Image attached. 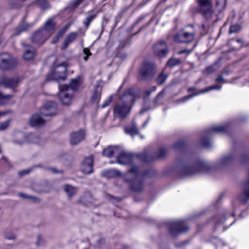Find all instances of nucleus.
I'll return each instance as SVG.
<instances>
[{"label": "nucleus", "instance_id": "1", "mask_svg": "<svg viewBox=\"0 0 249 249\" xmlns=\"http://www.w3.org/2000/svg\"><path fill=\"white\" fill-rule=\"evenodd\" d=\"M237 157L233 154L222 158L216 164L202 160L184 159L178 161L172 167V175L176 174L181 177L193 176L200 173H210L217 167H224L231 164Z\"/></svg>", "mask_w": 249, "mask_h": 249}, {"label": "nucleus", "instance_id": "2", "mask_svg": "<svg viewBox=\"0 0 249 249\" xmlns=\"http://www.w3.org/2000/svg\"><path fill=\"white\" fill-rule=\"evenodd\" d=\"M139 96V91L135 89L131 88L125 91L120 99L122 102L115 107V114L121 118L125 117L129 113L134 99Z\"/></svg>", "mask_w": 249, "mask_h": 249}, {"label": "nucleus", "instance_id": "3", "mask_svg": "<svg viewBox=\"0 0 249 249\" xmlns=\"http://www.w3.org/2000/svg\"><path fill=\"white\" fill-rule=\"evenodd\" d=\"M166 153L167 149L162 147L160 148L157 153H155L151 156L150 158H149V155H144V156H134L121 148V151L119 152L117 157V161L120 164H132L135 162L138 159H141L143 161L147 162L157 158H162L166 155Z\"/></svg>", "mask_w": 249, "mask_h": 249}, {"label": "nucleus", "instance_id": "4", "mask_svg": "<svg viewBox=\"0 0 249 249\" xmlns=\"http://www.w3.org/2000/svg\"><path fill=\"white\" fill-rule=\"evenodd\" d=\"M125 181L130 185L131 189L136 192H139L143 188V181L140 178L137 167H133L125 175Z\"/></svg>", "mask_w": 249, "mask_h": 249}, {"label": "nucleus", "instance_id": "5", "mask_svg": "<svg viewBox=\"0 0 249 249\" xmlns=\"http://www.w3.org/2000/svg\"><path fill=\"white\" fill-rule=\"evenodd\" d=\"M68 64L66 62L54 63L52 70L47 76L46 80H64L66 78V71Z\"/></svg>", "mask_w": 249, "mask_h": 249}, {"label": "nucleus", "instance_id": "6", "mask_svg": "<svg viewBox=\"0 0 249 249\" xmlns=\"http://www.w3.org/2000/svg\"><path fill=\"white\" fill-rule=\"evenodd\" d=\"M196 33L194 31H189L184 28L178 31L173 36L175 42L179 43L189 44L193 42Z\"/></svg>", "mask_w": 249, "mask_h": 249}, {"label": "nucleus", "instance_id": "7", "mask_svg": "<svg viewBox=\"0 0 249 249\" xmlns=\"http://www.w3.org/2000/svg\"><path fill=\"white\" fill-rule=\"evenodd\" d=\"M59 99L61 103L65 106H70L73 100L74 92L69 89L68 86H64L59 89Z\"/></svg>", "mask_w": 249, "mask_h": 249}, {"label": "nucleus", "instance_id": "8", "mask_svg": "<svg viewBox=\"0 0 249 249\" xmlns=\"http://www.w3.org/2000/svg\"><path fill=\"white\" fill-rule=\"evenodd\" d=\"M197 10L207 19H210L213 15L212 3L210 0H197Z\"/></svg>", "mask_w": 249, "mask_h": 249}, {"label": "nucleus", "instance_id": "9", "mask_svg": "<svg viewBox=\"0 0 249 249\" xmlns=\"http://www.w3.org/2000/svg\"><path fill=\"white\" fill-rule=\"evenodd\" d=\"M189 228L185 221H172V237L187 231Z\"/></svg>", "mask_w": 249, "mask_h": 249}, {"label": "nucleus", "instance_id": "10", "mask_svg": "<svg viewBox=\"0 0 249 249\" xmlns=\"http://www.w3.org/2000/svg\"><path fill=\"white\" fill-rule=\"evenodd\" d=\"M56 104L55 102H49L41 108L40 113L43 116H52L56 114Z\"/></svg>", "mask_w": 249, "mask_h": 249}, {"label": "nucleus", "instance_id": "11", "mask_svg": "<svg viewBox=\"0 0 249 249\" xmlns=\"http://www.w3.org/2000/svg\"><path fill=\"white\" fill-rule=\"evenodd\" d=\"M21 81V80L18 77L10 78L3 76L0 80V85L5 88L13 89L18 87Z\"/></svg>", "mask_w": 249, "mask_h": 249}, {"label": "nucleus", "instance_id": "12", "mask_svg": "<svg viewBox=\"0 0 249 249\" xmlns=\"http://www.w3.org/2000/svg\"><path fill=\"white\" fill-rule=\"evenodd\" d=\"M153 50L154 53L160 57L167 56L169 52L166 43L162 41L156 43Z\"/></svg>", "mask_w": 249, "mask_h": 249}, {"label": "nucleus", "instance_id": "13", "mask_svg": "<svg viewBox=\"0 0 249 249\" xmlns=\"http://www.w3.org/2000/svg\"><path fill=\"white\" fill-rule=\"evenodd\" d=\"M155 65L152 63L144 64L139 71L140 75L142 79H146L151 76L155 71Z\"/></svg>", "mask_w": 249, "mask_h": 249}, {"label": "nucleus", "instance_id": "14", "mask_svg": "<svg viewBox=\"0 0 249 249\" xmlns=\"http://www.w3.org/2000/svg\"><path fill=\"white\" fill-rule=\"evenodd\" d=\"M93 157L92 155L86 158L81 163V171L87 174H90L93 171Z\"/></svg>", "mask_w": 249, "mask_h": 249}, {"label": "nucleus", "instance_id": "15", "mask_svg": "<svg viewBox=\"0 0 249 249\" xmlns=\"http://www.w3.org/2000/svg\"><path fill=\"white\" fill-rule=\"evenodd\" d=\"M85 137V132L83 129L73 132L70 135V143L72 145H76L82 141L84 139Z\"/></svg>", "mask_w": 249, "mask_h": 249}, {"label": "nucleus", "instance_id": "16", "mask_svg": "<svg viewBox=\"0 0 249 249\" xmlns=\"http://www.w3.org/2000/svg\"><path fill=\"white\" fill-rule=\"evenodd\" d=\"M229 128V124L226 123L220 125H213L209 128L206 131L208 135L211 136L214 133H226Z\"/></svg>", "mask_w": 249, "mask_h": 249}, {"label": "nucleus", "instance_id": "17", "mask_svg": "<svg viewBox=\"0 0 249 249\" xmlns=\"http://www.w3.org/2000/svg\"><path fill=\"white\" fill-rule=\"evenodd\" d=\"M221 88L222 86L219 85L210 86L208 88H207L201 90L199 92L195 93L194 94H190L189 95H187L186 96L184 97L181 99V102H185L187 100L192 98L193 97L196 95H199V94L204 93L213 89L220 90L221 89Z\"/></svg>", "mask_w": 249, "mask_h": 249}, {"label": "nucleus", "instance_id": "18", "mask_svg": "<svg viewBox=\"0 0 249 249\" xmlns=\"http://www.w3.org/2000/svg\"><path fill=\"white\" fill-rule=\"evenodd\" d=\"M48 38L49 37L46 36L42 30L40 29L33 35L32 41L37 45H40L43 44Z\"/></svg>", "mask_w": 249, "mask_h": 249}, {"label": "nucleus", "instance_id": "19", "mask_svg": "<svg viewBox=\"0 0 249 249\" xmlns=\"http://www.w3.org/2000/svg\"><path fill=\"white\" fill-rule=\"evenodd\" d=\"M55 25V23L53 19L50 18L46 21L44 27L41 29L49 37L54 32Z\"/></svg>", "mask_w": 249, "mask_h": 249}, {"label": "nucleus", "instance_id": "20", "mask_svg": "<svg viewBox=\"0 0 249 249\" xmlns=\"http://www.w3.org/2000/svg\"><path fill=\"white\" fill-rule=\"evenodd\" d=\"M121 148L118 146H109L103 151V155L108 158L116 156L117 157L121 151Z\"/></svg>", "mask_w": 249, "mask_h": 249}, {"label": "nucleus", "instance_id": "21", "mask_svg": "<svg viewBox=\"0 0 249 249\" xmlns=\"http://www.w3.org/2000/svg\"><path fill=\"white\" fill-rule=\"evenodd\" d=\"M12 60L10 55L7 53L0 55V66L2 69H7L10 68Z\"/></svg>", "mask_w": 249, "mask_h": 249}, {"label": "nucleus", "instance_id": "22", "mask_svg": "<svg viewBox=\"0 0 249 249\" xmlns=\"http://www.w3.org/2000/svg\"><path fill=\"white\" fill-rule=\"evenodd\" d=\"M29 123L31 126H38L44 124L45 121L40 114H35L31 118Z\"/></svg>", "mask_w": 249, "mask_h": 249}, {"label": "nucleus", "instance_id": "23", "mask_svg": "<svg viewBox=\"0 0 249 249\" xmlns=\"http://www.w3.org/2000/svg\"><path fill=\"white\" fill-rule=\"evenodd\" d=\"M78 33L76 32H71L69 34L64 40L61 49L62 50L66 49L70 43L76 39Z\"/></svg>", "mask_w": 249, "mask_h": 249}, {"label": "nucleus", "instance_id": "24", "mask_svg": "<svg viewBox=\"0 0 249 249\" xmlns=\"http://www.w3.org/2000/svg\"><path fill=\"white\" fill-rule=\"evenodd\" d=\"M125 132L132 137L138 134V130L136 124L134 123L127 125L124 129Z\"/></svg>", "mask_w": 249, "mask_h": 249}, {"label": "nucleus", "instance_id": "25", "mask_svg": "<svg viewBox=\"0 0 249 249\" xmlns=\"http://www.w3.org/2000/svg\"><path fill=\"white\" fill-rule=\"evenodd\" d=\"M36 53L34 50L30 46H27L23 54V58L26 60H29L34 58Z\"/></svg>", "mask_w": 249, "mask_h": 249}, {"label": "nucleus", "instance_id": "26", "mask_svg": "<svg viewBox=\"0 0 249 249\" xmlns=\"http://www.w3.org/2000/svg\"><path fill=\"white\" fill-rule=\"evenodd\" d=\"M80 80V77L79 76L77 77L75 79H72L70 83V85L68 86L70 89L73 90V92L79 86Z\"/></svg>", "mask_w": 249, "mask_h": 249}, {"label": "nucleus", "instance_id": "27", "mask_svg": "<svg viewBox=\"0 0 249 249\" xmlns=\"http://www.w3.org/2000/svg\"><path fill=\"white\" fill-rule=\"evenodd\" d=\"M65 192L69 197H71L76 194L77 189L76 188L69 185H66L64 187Z\"/></svg>", "mask_w": 249, "mask_h": 249}, {"label": "nucleus", "instance_id": "28", "mask_svg": "<svg viewBox=\"0 0 249 249\" xmlns=\"http://www.w3.org/2000/svg\"><path fill=\"white\" fill-rule=\"evenodd\" d=\"M38 138L36 137V136L33 134H31L27 136L25 140L21 142H18V143L21 144L26 142H32V143H37V142Z\"/></svg>", "mask_w": 249, "mask_h": 249}, {"label": "nucleus", "instance_id": "29", "mask_svg": "<svg viewBox=\"0 0 249 249\" xmlns=\"http://www.w3.org/2000/svg\"><path fill=\"white\" fill-rule=\"evenodd\" d=\"M11 99V95H3L0 92V105H5L10 103Z\"/></svg>", "mask_w": 249, "mask_h": 249}, {"label": "nucleus", "instance_id": "30", "mask_svg": "<svg viewBox=\"0 0 249 249\" xmlns=\"http://www.w3.org/2000/svg\"><path fill=\"white\" fill-rule=\"evenodd\" d=\"M226 3V0H216V7L219 13L221 12L224 9Z\"/></svg>", "mask_w": 249, "mask_h": 249}, {"label": "nucleus", "instance_id": "31", "mask_svg": "<svg viewBox=\"0 0 249 249\" xmlns=\"http://www.w3.org/2000/svg\"><path fill=\"white\" fill-rule=\"evenodd\" d=\"M98 86L96 88L92 96V100L93 102H98L101 97V93L100 91H98Z\"/></svg>", "mask_w": 249, "mask_h": 249}, {"label": "nucleus", "instance_id": "32", "mask_svg": "<svg viewBox=\"0 0 249 249\" xmlns=\"http://www.w3.org/2000/svg\"><path fill=\"white\" fill-rule=\"evenodd\" d=\"M36 4L42 9H46L49 7V5L46 0H37Z\"/></svg>", "mask_w": 249, "mask_h": 249}, {"label": "nucleus", "instance_id": "33", "mask_svg": "<svg viewBox=\"0 0 249 249\" xmlns=\"http://www.w3.org/2000/svg\"><path fill=\"white\" fill-rule=\"evenodd\" d=\"M196 44L194 47L192 49H188L187 48L184 49L183 50L178 51L177 52V54L178 55H180L181 54H185L186 55V57L188 56L192 52L194 48L196 47Z\"/></svg>", "mask_w": 249, "mask_h": 249}, {"label": "nucleus", "instance_id": "34", "mask_svg": "<svg viewBox=\"0 0 249 249\" xmlns=\"http://www.w3.org/2000/svg\"><path fill=\"white\" fill-rule=\"evenodd\" d=\"M97 14L98 13H96L94 14H90L87 17L86 20L84 22L87 27L89 26L91 21L97 16Z\"/></svg>", "mask_w": 249, "mask_h": 249}, {"label": "nucleus", "instance_id": "35", "mask_svg": "<svg viewBox=\"0 0 249 249\" xmlns=\"http://www.w3.org/2000/svg\"><path fill=\"white\" fill-rule=\"evenodd\" d=\"M200 142L203 146L207 148H209L211 146V142L207 138H203Z\"/></svg>", "mask_w": 249, "mask_h": 249}, {"label": "nucleus", "instance_id": "36", "mask_svg": "<svg viewBox=\"0 0 249 249\" xmlns=\"http://www.w3.org/2000/svg\"><path fill=\"white\" fill-rule=\"evenodd\" d=\"M167 75L163 73H161L160 74L157 79V81L159 84H162L167 79Z\"/></svg>", "mask_w": 249, "mask_h": 249}, {"label": "nucleus", "instance_id": "37", "mask_svg": "<svg viewBox=\"0 0 249 249\" xmlns=\"http://www.w3.org/2000/svg\"><path fill=\"white\" fill-rule=\"evenodd\" d=\"M241 29V26L239 24H234L231 25L230 28V33H234L238 31H239Z\"/></svg>", "mask_w": 249, "mask_h": 249}, {"label": "nucleus", "instance_id": "38", "mask_svg": "<svg viewBox=\"0 0 249 249\" xmlns=\"http://www.w3.org/2000/svg\"><path fill=\"white\" fill-rule=\"evenodd\" d=\"M10 124L9 120H6L3 122L0 123V131L5 130L8 126Z\"/></svg>", "mask_w": 249, "mask_h": 249}, {"label": "nucleus", "instance_id": "39", "mask_svg": "<svg viewBox=\"0 0 249 249\" xmlns=\"http://www.w3.org/2000/svg\"><path fill=\"white\" fill-rule=\"evenodd\" d=\"M83 52L85 54V56L84 57V60L85 61H87L88 60V58L89 56L91 55V53L90 52V51L88 48H84L83 49Z\"/></svg>", "mask_w": 249, "mask_h": 249}, {"label": "nucleus", "instance_id": "40", "mask_svg": "<svg viewBox=\"0 0 249 249\" xmlns=\"http://www.w3.org/2000/svg\"><path fill=\"white\" fill-rule=\"evenodd\" d=\"M181 62V60L179 58H172V67L179 65Z\"/></svg>", "mask_w": 249, "mask_h": 249}, {"label": "nucleus", "instance_id": "41", "mask_svg": "<svg viewBox=\"0 0 249 249\" xmlns=\"http://www.w3.org/2000/svg\"><path fill=\"white\" fill-rule=\"evenodd\" d=\"M217 83H225L226 81L224 79L222 75H219L215 80Z\"/></svg>", "mask_w": 249, "mask_h": 249}, {"label": "nucleus", "instance_id": "42", "mask_svg": "<svg viewBox=\"0 0 249 249\" xmlns=\"http://www.w3.org/2000/svg\"><path fill=\"white\" fill-rule=\"evenodd\" d=\"M106 173L108 174L111 176H119L120 175L119 172L116 170H111L107 171Z\"/></svg>", "mask_w": 249, "mask_h": 249}, {"label": "nucleus", "instance_id": "43", "mask_svg": "<svg viewBox=\"0 0 249 249\" xmlns=\"http://www.w3.org/2000/svg\"><path fill=\"white\" fill-rule=\"evenodd\" d=\"M31 27V25L28 24H24L22 25L20 27V31H23L27 30L29 27Z\"/></svg>", "mask_w": 249, "mask_h": 249}, {"label": "nucleus", "instance_id": "44", "mask_svg": "<svg viewBox=\"0 0 249 249\" xmlns=\"http://www.w3.org/2000/svg\"><path fill=\"white\" fill-rule=\"evenodd\" d=\"M205 71L208 73H212L214 71V69L213 66L208 67L205 69Z\"/></svg>", "mask_w": 249, "mask_h": 249}, {"label": "nucleus", "instance_id": "45", "mask_svg": "<svg viewBox=\"0 0 249 249\" xmlns=\"http://www.w3.org/2000/svg\"><path fill=\"white\" fill-rule=\"evenodd\" d=\"M43 242V239L40 236L37 237V240L36 242V244L37 245H40Z\"/></svg>", "mask_w": 249, "mask_h": 249}, {"label": "nucleus", "instance_id": "46", "mask_svg": "<svg viewBox=\"0 0 249 249\" xmlns=\"http://www.w3.org/2000/svg\"><path fill=\"white\" fill-rule=\"evenodd\" d=\"M165 90H166V89H164L163 90H162L160 93L158 95V96H157V99L156 100H158L159 99H160V97H161L164 94V93L165 92Z\"/></svg>", "mask_w": 249, "mask_h": 249}, {"label": "nucleus", "instance_id": "47", "mask_svg": "<svg viewBox=\"0 0 249 249\" xmlns=\"http://www.w3.org/2000/svg\"><path fill=\"white\" fill-rule=\"evenodd\" d=\"M60 37L57 34V35L56 36L53 37V43H56L58 41L59 38H60Z\"/></svg>", "mask_w": 249, "mask_h": 249}, {"label": "nucleus", "instance_id": "48", "mask_svg": "<svg viewBox=\"0 0 249 249\" xmlns=\"http://www.w3.org/2000/svg\"><path fill=\"white\" fill-rule=\"evenodd\" d=\"M83 0H75L74 2V5L76 6L81 3Z\"/></svg>", "mask_w": 249, "mask_h": 249}, {"label": "nucleus", "instance_id": "49", "mask_svg": "<svg viewBox=\"0 0 249 249\" xmlns=\"http://www.w3.org/2000/svg\"><path fill=\"white\" fill-rule=\"evenodd\" d=\"M65 33L64 31L61 29L58 33V35L60 37H62Z\"/></svg>", "mask_w": 249, "mask_h": 249}, {"label": "nucleus", "instance_id": "50", "mask_svg": "<svg viewBox=\"0 0 249 249\" xmlns=\"http://www.w3.org/2000/svg\"><path fill=\"white\" fill-rule=\"evenodd\" d=\"M19 196H20L21 197H22L23 198H33V197L32 196H26V195H24V194H20L19 195Z\"/></svg>", "mask_w": 249, "mask_h": 249}, {"label": "nucleus", "instance_id": "51", "mask_svg": "<svg viewBox=\"0 0 249 249\" xmlns=\"http://www.w3.org/2000/svg\"><path fill=\"white\" fill-rule=\"evenodd\" d=\"M69 27H70V25H67L65 26L63 28H62V29L65 33L68 30Z\"/></svg>", "mask_w": 249, "mask_h": 249}, {"label": "nucleus", "instance_id": "52", "mask_svg": "<svg viewBox=\"0 0 249 249\" xmlns=\"http://www.w3.org/2000/svg\"><path fill=\"white\" fill-rule=\"evenodd\" d=\"M195 90H196V89H195V88H193V87H192V88H189V89H188V92H189V93H191V92L194 91H195Z\"/></svg>", "mask_w": 249, "mask_h": 249}, {"label": "nucleus", "instance_id": "53", "mask_svg": "<svg viewBox=\"0 0 249 249\" xmlns=\"http://www.w3.org/2000/svg\"><path fill=\"white\" fill-rule=\"evenodd\" d=\"M111 102V101H109L107 103H104V104L103 105V107H107V106H108L109 103Z\"/></svg>", "mask_w": 249, "mask_h": 249}, {"label": "nucleus", "instance_id": "54", "mask_svg": "<svg viewBox=\"0 0 249 249\" xmlns=\"http://www.w3.org/2000/svg\"><path fill=\"white\" fill-rule=\"evenodd\" d=\"M29 172V171L28 170H24V171H23L21 172H20V174H28V173Z\"/></svg>", "mask_w": 249, "mask_h": 249}, {"label": "nucleus", "instance_id": "55", "mask_svg": "<svg viewBox=\"0 0 249 249\" xmlns=\"http://www.w3.org/2000/svg\"><path fill=\"white\" fill-rule=\"evenodd\" d=\"M6 238L9 239H13L15 238V236L13 235H12L11 236H8V235H6Z\"/></svg>", "mask_w": 249, "mask_h": 249}, {"label": "nucleus", "instance_id": "56", "mask_svg": "<svg viewBox=\"0 0 249 249\" xmlns=\"http://www.w3.org/2000/svg\"><path fill=\"white\" fill-rule=\"evenodd\" d=\"M7 113L6 112H0V116H4Z\"/></svg>", "mask_w": 249, "mask_h": 249}, {"label": "nucleus", "instance_id": "57", "mask_svg": "<svg viewBox=\"0 0 249 249\" xmlns=\"http://www.w3.org/2000/svg\"><path fill=\"white\" fill-rule=\"evenodd\" d=\"M171 61V58H170L168 61V63L167 64V67H169L170 65V62Z\"/></svg>", "mask_w": 249, "mask_h": 249}, {"label": "nucleus", "instance_id": "58", "mask_svg": "<svg viewBox=\"0 0 249 249\" xmlns=\"http://www.w3.org/2000/svg\"><path fill=\"white\" fill-rule=\"evenodd\" d=\"M156 87L154 86L152 88V91H154L156 90Z\"/></svg>", "mask_w": 249, "mask_h": 249}, {"label": "nucleus", "instance_id": "59", "mask_svg": "<svg viewBox=\"0 0 249 249\" xmlns=\"http://www.w3.org/2000/svg\"><path fill=\"white\" fill-rule=\"evenodd\" d=\"M147 123H148V122H147V121L145 122L144 123V124H143V126H143V127H145V126L147 124Z\"/></svg>", "mask_w": 249, "mask_h": 249}, {"label": "nucleus", "instance_id": "60", "mask_svg": "<svg viewBox=\"0 0 249 249\" xmlns=\"http://www.w3.org/2000/svg\"><path fill=\"white\" fill-rule=\"evenodd\" d=\"M224 220H220V221L218 222V223H223V222H224Z\"/></svg>", "mask_w": 249, "mask_h": 249}, {"label": "nucleus", "instance_id": "61", "mask_svg": "<svg viewBox=\"0 0 249 249\" xmlns=\"http://www.w3.org/2000/svg\"><path fill=\"white\" fill-rule=\"evenodd\" d=\"M150 93H151V92H150V91H147V94L148 95H149Z\"/></svg>", "mask_w": 249, "mask_h": 249}, {"label": "nucleus", "instance_id": "62", "mask_svg": "<svg viewBox=\"0 0 249 249\" xmlns=\"http://www.w3.org/2000/svg\"><path fill=\"white\" fill-rule=\"evenodd\" d=\"M53 172L54 173H57V172L56 170H53Z\"/></svg>", "mask_w": 249, "mask_h": 249}, {"label": "nucleus", "instance_id": "63", "mask_svg": "<svg viewBox=\"0 0 249 249\" xmlns=\"http://www.w3.org/2000/svg\"><path fill=\"white\" fill-rule=\"evenodd\" d=\"M231 216H234V213H233L232 214Z\"/></svg>", "mask_w": 249, "mask_h": 249}]
</instances>
